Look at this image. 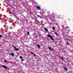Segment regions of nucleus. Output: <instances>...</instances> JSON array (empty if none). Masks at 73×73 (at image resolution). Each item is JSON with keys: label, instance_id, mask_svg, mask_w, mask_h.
Returning a JSON list of instances; mask_svg holds the SVG:
<instances>
[{"label": "nucleus", "instance_id": "nucleus-4", "mask_svg": "<svg viewBox=\"0 0 73 73\" xmlns=\"http://www.w3.org/2000/svg\"><path fill=\"white\" fill-rule=\"evenodd\" d=\"M2 66H3V68H5V69H7V67L5 65H2Z\"/></svg>", "mask_w": 73, "mask_h": 73}, {"label": "nucleus", "instance_id": "nucleus-12", "mask_svg": "<svg viewBox=\"0 0 73 73\" xmlns=\"http://www.w3.org/2000/svg\"><path fill=\"white\" fill-rule=\"evenodd\" d=\"M66 44H67V45H69V43H68V42H67L66 43Z\"/></svg>", "mask_w": 73, "mask_h": 73}, {"label": "nucleus", "instance_id": "nucleus-19", "mask_svg": "<svg viewBox=\"0 0 73 73\" xmlns=\"http://www.w3.org/2000/svg\"><path fill=\"white\" fill-rule=\"evenodd\" d=\"M61 58H62V60H64V59H63V58L62 57Z\"/></svg>", "mask_w": 73, "mask_h": 73}, {"label": "nucleus", "instance_id": "nucleus-2", "mask_svg": "<svg viewBox=\"0 0 73 73\" xmlns=\"http://www.w3.org/2000/svg\"><path fill=\"white\" fill-rule=\"evenodd\" d=\"M9 13H10V14H11V15H12V13H14V11H13V12H11V10H9Z\"/></svg>", "mask_w": 73, "mask_h": 73}, {"label": "nucleus", "instance_id": "nucleus-14", "mask_svg": "<svg viewBox=\"0 0 73 73\" xmlns=\"http://www.w3.org/2000/svg\"><path fill=\"white\" fill-rule=\"evenodd\" d=\"M20 58L23 59V57H22L21 56H20Z\"/></svg>", "mask_w": 73, "mask_h": 73}, {"label": "nucleus", "instance_id": "nucleus-23", "mask_svg": "<svg viewBox=\"0 0 73 73\" xmlns=\"http://www.w3.org/2000/svg\"><path fill=\"white\" fill-rule=\"evenodd\" d=\"M37 16H38V17H39V16H40V15H37Z\"/></svg>", "mask_w": 73, "mask_h": 73}, {"label": "nucleus", "instance_id": "nucleus-20", "mask_svg": "<svg viewBox=\"0 0 73 73\" xmlns=\"http://www.w3.org/2000/svg\"><path fill=\"white\" fill-rule=\"evenodd\" d=\"M14 49H16V47H15V46H14Z\"/></svg>", "mask_w": 73, "mask_h": 73}, {"label": "nucleus", "instance_id": "nucleus-24", "mask_svg": "<svg viewBox=\"0 0 73 73\" xmlns=\"http://www.w3.org/2000/svg\"><path fill=\"white\" fill-rule=\"evenodd\" d=\"M13 46H14L13 45Z\"/></svg>", "mask_w": 73, "mask_h": 73}, {"label": "nucleus", "instance_id": "nucleus-17", "mask_svg": "<svg viewBox=\"0 0 73 73\" xmlns=\"http://www.w3.org/2000/svg\"><path fill=\"white\" fill-rule=\"evenodd\" d=\"M1 37H2V35H0V38Z\"/></svg>", "mask_w": 73, "mask_h": 73}, {"label": "nucleus", "instance_id": "nucleus-9", "mask_svg": "<svg viewBox=\"0 0 73 73\" xmlns=\"http://www.w3.org/2000/svg\"><path fill=\"white\" fill-rule=\"evenodd\" d=\"M11 55L13 56H14V54L13 53H11Z\"/></svg>", "mask_w": 73, "mask_h": 73}, {"label": "nucleus", "instance_id": "nucleus-1", "mask_svg": "<svg viewBox=\"0 0 73 73\" xmlns=\"http://www.w3.org/2000/svg\"><path fill=\"white\" fill-rule=\"evenodd\" d=\"M48 37H50V38H51V40H54V39L52 38V36L48 34Z\"/></svg>", "mask_w": 73, "mask_h": 73}, {"label": "nucleus", "instance_id": "nucleus-18", "mask_svg": "<svg viewBox=\"0 0 73 73\" xmlns=\"http://www.w3.org/2000/svg\"><path fill=\"white\" fill-rule=\"evenodd\" d=\"M31 54H34L33 52H31Z\"/></svg>", "mask_w": 73, "mask_h": 73}, {"label": "nucleus", "instance_id": "nucleus-22", "mask_svg": "<svg viewBox=\"0 0 73 73\" xmlns=\"http://www.w3.org/2000/svg\"><path fill=\"white\" fill-rule=\"evenodd\" d=\"M4 61L5 62V63H6V62H7L6 61L4 60Z\"/></svg>", "mask_w": 73, "mask_h": 73}, {"label": "nucleus", "instance_id": "nucleus-3", "mask_svg": "<svg viewBox=\"0 0 73 73\" xmlns=\"http://www.w3.org/2000/svg\"><path fill=\"white\" fill-rule=\"evenodd\" d=\"M36 7V9H40V7L37 6Z\"/></svg>", "mask_w": 73, "mask_h": 73}, {"label": "nucleus", "instance_id": "nucleus-11", "mask_svg": "<svg viewBox=\"0 0 73 73\" xmlns=\"http://www.w3.org/2000/svg\"><path fill=\"white\" fill-rule=\"evenodd\" d=\"M48 49H49V50H52V49H50V47H48Z\"/></svg>", "mask_w": 73, "mask_h": 73}, {"label": "nucleus", "instance_id": "nucleus-21", "mask_svg": "<svg viewBox=\"0 0 73 73\" xmlns=\"http://www.w3.org/2000/svg\"><path fill=\"white\" fill-rule=\"evenodd\" d=\"M21 60L22 61H24V59H21Z\"/></svg>", "mask_w": 73, "mask_h": 73}, {"label": "nucleus", "instance_id": "nucleus-10", "mask_svg": "<svg viewBox=\"0 0 73 73\" xmlns=\"http://www.w3.org/2000/svg\"><path fill=\"white\" fill-rule=\"evenodd\" d=\"M65 29H68V28H69V27H65Z\"/></svg>", "mask_w": 73, "mask_h": 73}, {"label": "nucleus", "instance_id": "nucleus-13", "mask_svg": "<svg viewBox=\"0 0 73 73\" xmlns=\"http://www.w3.org/2000/svg\"><path fill=\"white\" fill-rule=\"evenodd\" d=\"M37 46H38V47L39 48H40V45L39 44H38Z\"/></svg>", "mask_w": 73, "mask_h": 73}, {"label": "nucleus", "instance_id": "nucleus-16", "mask_svg": "<svg viewBox=\"0 0 73 73\" xmlns=\"http://www.w3.org/2000/svg\"><path fill=\"white\" fill-rule=\"evenodd\" d=\"M33 56H35V57H36V54H34L33 55Z\"/></svg>", "mask_w": 73, "mask_h": 73}, {"label": "nucleus", "instance_id": "nucleus-15", "mask_svg": "<svg viewBox=\"0 0 73 73\" xmlns=\"http://www.w3.org/2000/svg\"><path fill=\"white\" fill-rule=\"evenodd\" d=\"M27 35H29V32H28L27 33Z\"/></svg>", "mask_w": 73, "mask_h": 73}, {"label": "nucleus", "instance_id": "nucleus-8", "mask_svg": "<svg viewBox=\"0 0 73 73\" xmlns=\"http://www.w3.org/2000/svg\"><path fill=\"white\" fill-rule=\"evenodd\" d=\"M53 30H55V28L54 27H53L52 28Z\"/></svg>", "mask_w": 73, "mask_h": 73}, {"label": "nucleus", "instance_id": "nucleus-5", "mask_svg": "<svg viewBox=\"0 0 73 73\" xmlns=\"http://www.w3.org/2000/svg\"><path fill=\"white\" fill-rule=\"evenodd\" d=\"M44 29L46 31H48V30L46 28H44Z\"/></svg>", "mask_w": 73, "mask_h": 73}, {"label": "nucleus", "instance_id": "nucleus-7", "mask_svg": "<svg viewBox=\"0 0 73 73\" xmlns=\"http://www.w3.org/2000/svg\"><path fill=\"white\" fill-rule=\"evenodd\" d=\"M64 70H66V71H67L68 70V69H67V68H66L65 67L64 68Z\"/></svg>", "mask_w": 73, "mask_h": 73}, {"label": "nucleus", "instance_id": "nucleus-6", "mask_svg": "<svg viewBox=\"0 0 73 73\" xmlns=\"http://www.w3.org/2000/svg\"><path fill=\"white\" fill-rule=\"evenodd\" d=\"M15 50H16L17 51H18V50H19V48H16L15 49Z\"/></svg>", "mask_w": 73, "mask_h": 73}]
</instances>
